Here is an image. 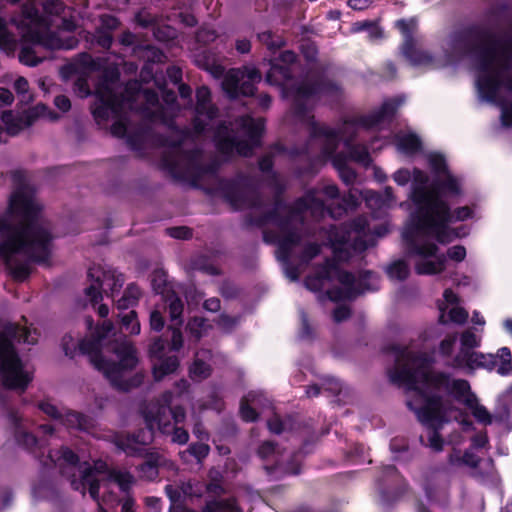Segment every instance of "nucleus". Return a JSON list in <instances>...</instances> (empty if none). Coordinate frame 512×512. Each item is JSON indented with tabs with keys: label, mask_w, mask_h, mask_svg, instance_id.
I'll use <instances>...</instances> for the list:
<instances>
[{
	"label": "nucleus",
	"mask_w": 512,
	"mask_h": 512,
	"mask_svg": "<svg viewBox=\"0 0 512 512\" xmlns=\"http://www.w3.org/2000/svg\"><path fill=\"white\" fill-rule=\"evenodd\" d=\"M96 94L92 106L95 120L100 124L113 119L111 133L116 137H125L133 149H141L153 141L158 124L171 125L155 92L144 90L131 93L129 87L118 91L114 83L104 81Z\"/></svg>",
	"instance_id": "obj_8"
},
{
	"label": "nucleus",
	"mask_w": 512,
	"mask_h": 512,
	"mask_svg": "<svg viewBox=\"0 0 512 512\" xmlns=\"http://www.w3.org/2000/svg\"><path fill=\"white\" fill-rule=\"evenodd\" d=\"M118 27L119 21L115 17L107 15L101 18V29L108 30L112 33V31L117 29Z\"/></svg>",
	"instance_id": "obj_58"
},
{
	"label": "nucleus",
	"mask_w": 512,
	"mask_h": 512,
	"mask_svg": "<svg viewBox=\"0 0 512 512\" xmlns=\"http://www.w3.org/2000/svg\"><path fill=\"white\" fill-rule=\"evenodd\" d=\"M449 461L453 465H465L470 468H476L480 462V457L470 448L463 455H460V452H453L449 457Z\"/></svg>",
	"instance_id": "obj_35"
},
{
	"label": "nucleus",
	"mask_w": 512,
	"mask_h": 512,
	"mask_svg": "<svg viewBox=\"0 0 512 512\" xmlns=\"http://www.w3.org/2000/svg\"><path fill=\"white\" fill-rule=\"evenodd\" d=\"M140 456L145 458L144 462L138 467L140 477L150 481L156 479L159 474V468L167 462L166 458L159 452L148 451L146 448Z\"/></svg>",
	"instance_id": "obj_25"
},
{
	"label": "nucleus",
	"mask_w": 512,
	"mask_h": 512,
	"mask_svg": "<svg viewBox=\"0 0 512 512\" xmlns=\"http://www.w3.org/2000/svg\"><path fill=\"white\" fill-rule=\"evenodd\" d=\"M210 448L207 444L199 442L189 446V448L181 453L184 460H188L189 456H193L200 463L209 454Z\"/></svg>",
	"instance_id": "obj_38"
},
{
	"label": "nucleus",
	"mask_w": 512,
	"mask_h": 512,
	"mask_svg": "<svg viewBox=\"0 0 512 512\" xmlns=\"http://www.w3.org/2000/svg\"><path fill=\"white\" fill-rule=\"evenodd\" d=\"M488 444V437L486 433H479L472 437L471 448L474 450L483 449Z\"/></svg>",
	"instance_id": "obj_57"
},
{
	"label": "nucleus",
	"mask_w": 512,
	"mask_h": 512,
	"mask_svg": "<svg viewBox=\"0 0 512 512\" xmlns=\"http://www.w3.org/2000/svg\"><path fill=\"white\" fill-rule=\"evenodd\" d=\"M150 326L154 331H160L164 327V319L161 313L157 310H154L150 314Z\"/></svg>",
	"instance_id": "obj_55"
},
{
	"label": "nucleus",
	"mask_w": 512,
	"mask_h": 512,
	"mask_svg": "<svg viewBox=\"0 0 512 512\" xmlns=\"http://www.w3.org/2000/svg\"><path fill=\"white\" fill-rule=\"evenodd\" d=\"M55 106L62 112H67L71 107V102L65 95H58L54 99Z\"/></svg>",
	"instance_id": "obj_63"
},
{
	"label": "nucleus",
	"mask_w": 512,
	"mask_h": 512,
	"mask_svg": "<svg viewBox=\"0 0 512 512\" xmlns=\"http://www.w3.org/2000/svg\"><path fill=\"white\" fill-rule=\"evenodd\" d=\"M121 322V330L129 334L140 333V323L137 320L136 312L131 310L126 314H118Z\"/></svg>",
	"instance_id": "obj_36"
},
{
	"label": "nucleus",
	"mask_w": 512,
	"mask_h": 512,
	"mask_svg": "<svg viewBox=\"0 0 512 512\" xmlns=\"http://www.w3.org/2000/svg\"><path fill=\"white\" fill-rule=\"evenodd\" d=\"M140 297V290L135 284H129L123 296L117 300L116 307L119 311L126 310L137 304Z\"/></svg>",
	"instance_id": "obj_34"
},
{
	"label": "nucleus",
	"mask_w": 512,
	"mask_h": 512,
	"mask_svg": "<svg viewBox=\"0 0 512 512\" xmlns=\"http://www.w3.org/2000/svg\"><path fill=\"white\" fill-rule=\"evenodd\" d=\"M38 408L68 430L90 433L95 427V421L92 417L70 409H59L48 400L39 402Z\"/></svg>",
	"instance_id": "obj_18"
},
{
	"label": "nucleus",
	"mask_w": 512,
	"mask_h": 512,
	"mask_svg": "<svg viewBox=\"0 0 512 512\" xmlns=\"http://www.w3.org/2000/svg\"><path fill=\"white\" fill-rule=\"evenodd\" d=\"M203 512H242L235 499H218L207 502Z\"/></svg>",
	"instance_id": "obj_33"
},
{
	"label": "nucleus",
	"mask_w": 512,
	"mask_h": 512,
	"mask_svg": "<svg viewBox=\"0 0 512 512\" xmlns=\"http://www.w3.org/2000/svg\"><path fill=\"white\" fill-rule=\"evenodd\" d=\"M206 69L215 77L224 76L222 88L230 98L240 95L250 96L255 91V84L261 81V73L254 67L233 68L225 73V68L217 63L207 65Z\"/></svg>",
	"instance_id": "obj_16"
},
{
	"label": "nucleus",
	"mask_w": 512,
	"mask_h": 512,
	"mask_svg": "<svg viewBox=\"0 0 512 512\" xmlns=\"http://www.w3.org/2000/svg\"><path fill=\"white\" fill-rule=\"evenodd\" d=\"M423 489L430 501H440L446 497L448 477L444 471H431L423 481Z\"/></svg>",
	"instance_id": "obj_22"
},
{
	"label": "nucleus",
	"mask_w": 512,
	"mask_h": 512,
	"mask_svg": "<svg viewBox=\"0 0 512 512\" xmlns=\"http://www.w3.org/2000/svg\"><path fill=\"white\" fill-rule=\"evenodd\" d=\"M390 352L394 357V365L388 371L391 382L407 389V406L428 427L426 441L421 436L422 443L434 451H441L443 440L438 430L444 422L455 420L463 430L472 427V422L444 395H451L465 404L478 422L484 425L492 423V415L478 402L468 381L431 371V357L426 353H415L400 345H393Z\"/></svg>",
	"instance_id": "obj_4"
},
{
	"label": "nucleus",
	"mask_w": 512,
	"mask_h": 512,
	"mask_svg": "<svg viewBox=\"0 0 512 512\" xmlns=\"http://www.w3.org/2000/svg\"><path fill=\"white\" fill-rule=\"evenodd\" d=\"M390 278L396 280H404L409 275V265L405 260L399 259L391 263L387 269Z\"/></svg>",
	"instance_id": "obj_37"
},
{
	"label": "nucleus",
	"mask_w": 512,
	"mask_h": 512,
	"mask_svg": "<svg viewBox=\"0 0 512 512\" xmlns=\"http://www.w3.org/2000/svg\"><path fill=\"white\" fill-rule=\"evenodd\" d=\"M356 191L357 197H361L365 200L366 205L371 209H382L387 208L394 202L393 189L391 187H385L383 194L372 190Z\"/></svg>",
	"instance_id": "obj_28"
},
{
	"label": "nucleus",
	"mask_w": 512,
	"mask_h": 512,
	"mask_svg": "<svg viewBox=\"0 0 512 512\" xmlns=\"http://www.w3.org/2000/svg\"><path fill=\"white\" fill-rule=\"evenodd\" d=\"M0 46L9 50H13L16 47V40L14 36L8 32L6 23L2 19H0Z\"/></svg>",
	"instance_id": "obj_44"
},
{
	"label": "nucleus",
	"mask_w": 512,
	"mask_h": 512,
	"mask_svg": "<svg viewBox=\"0 0 512 512\" xmlns=\"http://www.w3.org/2000/svg\"><path fill=\"white\" fill-rule=\"evenodd\" d=\"M297 56L292 51H284L280 54V62L272 64L270 71L267 74V81L272 84L285 85L293 76L290 65L294 64Z\"/></svg>",
	"instance_id": "obj_21"
},
{
	"label": "nucleus",
	"mask_w": 512,
	"mask_h": 512,
	"mask_svg": "<svg viewBox=\"0 0 512 512\" xmlns=\"http://www.w3.org/2000/svg\"><path fill=\"white\" fill-rule=\"evenodd\" d=\"M350 315V310L346 306H339L334 310L333 318L335 322H341L347 319Z\"/></svg>",
	"instance_id": "obj_64"
},
{
	"label": "nucleus",
	"mask_w": 512,
	"mask_h": 512,
	"mask_svg": "<svg viewBox=\"0 0 512 512\" xmlns=\"http://www.w3.org/2000/svg\"><path fill=\"white\" fill-rule=\"evenodd\" d=\"M258 39L261 43L266 45L269 50H277L284 44L280 36L273 35L269 31L259 33Z\"/></svg>",
	"instance_id": "obj_41"
},
{
	"label": "nucleus",
	"mask_w": 512,
	"mask_h": 512,
	"mask_svg": "<svg viewBox=\"0 0 512 512\" xmlns=\"http://www.w3.org/2000/svg\"><path fill=\"white\" fill-rule=\"evenodd\" d=\"M338 91V86L330 81H313L305 79L294 84L289 93L293 97L292 113L295 121L304 125L309 132V140L301 151L296 154L306 155L309 159L316 157L317 161L332 160L341 180L346 185H352L356 172L349 166V160L368 166L371 162L368 150L364 145L354 144L353 141L360 129L376 128L392 121L393 116L405 98L395 97L384 101L382 106L368 115L345 120L337 129L317 123L310 114L316 97L322 94H332Z\"/></svg>",
	"instance_id": "obj_5"
},
{
	"label": "nucleus",
	"mask_w": 512,
	"mask_h": 512,
	"mask_svg": "<svg viewBox=\"0 0 512 512\" xmlns=\"http://www.w3.org/2000/svg\"><path fill=\"white\" fill-rule=\"evenodd\" d=\"M282 470L286 473L298 474L300 472L299 455H294L293 459Z\"/></svg>",
	"instance_id": "obj_62"
},
{
	"label": "nucleus",
	"mask_w": 512,
	"mask_h": 512,
	"mask_svg": "<svg viewBox=\"0 0 512 512\" xmlns=\"http://www.w3.org/2000/svg\"><path fill=\"white\" fill-rule=\"evenodd\" d=\"M217 33L214 29L205 26L200 28L196 33V40L202 44H209L217 38Z\"/></svg>",
	"instance_id": "obj_49"
},
{
	"label": "nucleus",
	"mask_w": 512,
	"mask_h": 512,
	"mask_svg": "<svg viewBox=\"0 0 512 512\" xmlns=\"http://www.w3.org/2000/svg\"><path fill=\"white\" fill-rule=\"evenodd\" d=\"M1 402L3 403L7 418L14 426L15 439L18 445L22 446L35 458L39 459L43 466L57 467L60 473L64 476H67L70 481L72 480L74 473L76 474V477L78 476L76 469L69 468L68 463L64 462L63 460L60 461L58 457V455L62 453L64 450L70 451L68 447H61L60 449L57 450H49L48 454L44 456L43 440L37 439L35 435L30 433L26 429L24 421L17 412V410H15L13 407L8 406L3 399H1ZM71 452L73 453L72 450Z\"/></svg>",
	"instance_id": "obj_14"
},
{
	"label": "nucleus",
	"mask_w": 512,
	"mask_h": 512,
	"mask_svg": "<svg viewBox=\"0 0 512 512\" xmlns=\"http://www.w3.org/2000/svg\"><path fill=\"white\" fill-rule=\"evenodd\" d=\"M213 355L210 350L198 351L195 355V360L190 368L191 377L195 380H202L207 378L211 372L210 362Z\"/></svg>",
	"instance_id": "obj_29"
},
{
	"label": "nucleus",
	"mask_w": 512,
	"mask_h": 512,
	"mask_svg": "<svg viewBox=\"0 0 512 512\" xmlns=\"http://www.w3.org/2000/svg\"><path fill=\"white\" fill-rule=\"evenodd\" d=\"M42 7L50 15H60L65 9V5L61 0H43Z\"/></svg>",
	"instance_id": "obj_48"
},
{
	"label": "nucleus",
	"mask_w": 512,
	"mask_h": 512,
	"mask_svg": "<svg viewBox=\"0 0 512 512\" xmlns=\"http://www.w3.org/2000/svg\"><path fill=\"white\" fill-rule=\"evenodd\" d=\"M75 91L80 97H87L91 93L87 81L83 78H78L75 82Z\"/></svg>",
	"instance_id": "obj_59"
},
{
	"label": "nucleus",
	"mask_w": 512,
	"mask_h": 512,
	"mask_svg": "<svg viewBox=\"0 0 512 512\" xmlns=\"http://www.w3.org/2000/svg\"><path fill=\"white\" fill-rule=\"evenodd\" d=\"M168 234L176 239H189L192 236V231L188 227H172L167 229Z\"/></svg>",
	"instance_id": "obj_53"
},
{
	"label": "nucleus",
	"mask_w": 512,
	"mask_h": 512,
	"mask_svg": "<svg viewBox=\"0 0 512 512\" xmlns=\"http://www.w3.org/2000/svg\"><path fill=\"white\" fill-rule=\"evenodd\" d=\"M218 325L222 327L223 329L230 331L232 330L238 323L239 318L238 317H231L226 314H221L218 319Z\"/></svg>",
	"instance_id": "obj_54"
},
{
	"label": "nucleus",
	"mask_w": 512,
	"mask_h": 512,
	"mask_svg": "<svg viewBox=\"0 0 512 512\" xmlns=\"http://www.w3.org/2000/svg\"><path fill=\"white\" fill-rule=\"evenodd\" d=\"M395 142L399 151L412 154L421 148L420 138L412 132H399L395 135Z\"/></svg>",
	"instance_id": "obj_32"
},
{
	"label": "nucleus",
	"mask_w": 512,
	"mask_h": 512,
	"mask_svg": "<svg viewBox=\"0 0 512 512\" xmlns=\"http://www.w3.org/2000/svg\"><path fill=\"white\" fill-rule=\"evenodd\" d=\"M167 75L170 79V81L174 85H178L182 81V71L180 68L172 66L167 69Z\"/></svg>",
	"instance_id": "obj_61"
},
{
	"label": "nucleus",
	"mask_w": 512,
	"mask_h": 512,
	"mask_svg": "<svg viewBox=\"0 0 512 512\" xmlns=\"http://www.w3.org/2000/svg\"><path fill=\"white\" fill-rule=\"evenodd\" d=\"M93 39L103 49H109L113 42L112 33L100 27L96 29Z\"/></svg>",
	"instance_id": "obj_45"
},
{
	"label": "nucleus",
	"mask_w": 512,
	"mask_h": 512,
	"mask_svg": "<svg viewBox=\"0 0 512 512\" xmlns=\"http://www.w3.org/2000/svg\"><path fill=\"white\" fill-rule=\"evenodd\" d=\"M136 22L144 27H152L155 38L159 41H169L176 37V30L170 26H161L157 23L155 16L147 13L146 11L139 12L135 17Z\"/></svg>",
	"instance_id": "obj_26"
},
{
	"label": "nucleus",
	"mask_w": 512,
	"mask_h": 512,
	"mask_svg": "<svg viewBox=\"0 0 512 512\" xmlns=\"http://www.w3.org/2000/svg\"><path fill=\"white\" fill-rule=\"evenodd\" d=\"M13 341L34 344L37 338L27 327L8 323L0 332V380L4 387L23 392L33 373L19 358Z\"/></svg>",
	"instance_id": "obj_13"
},
{
	"label": "nucleus",
	"mask_w": 512,
	"mask_h": 512,
	"mask_svg": "<svg viewBox=\"0 0 512 512\" xmlns=\"http://www.w3.org/2000/svg\"><path fill=\"white\" fill-rule=\"evenodd\" d=\"M388 232L387 226L381 224L370 233L366 217L359 216L350 223L340 227L331 225L327 230L322 228L320 238L325 239L333 249V258L317 268L313 277H308L305 284L308 289L320 290L327 282L337 280L341 287H334L327 291L332 301L353 299L365 290L374 289L370 281L376 279L371 271L362 272L358 278L344 271L340 267L341 262L348 261L353 254L361 253L373 246L376 237H382Z\"/></svg>",
	"instance_id": "obj_7"
},
{
	"label": "nucleus",
	"mask_w": 512,
	"mask_h": 512,
	"mask_svg": "<svg viewBox=\"0 0 512 512\" xmlns=\"http://www.w3.org/2000/svg\"><path fill=\"white\" fill-rule=\"evenodd\" d=\"M300 318H301L300 337L303 339H308L312 335V328L309 325L308 316L306 315V313L304 311H301Z\"/></svg>",
	"instance_id": "obj_56"
},
{
	"label": "nucleus",
	"mask_w": 512,
	"mask_h": 512,
	"mask_svg": "<svg viewBox=\"0 0 512 512\" xmlns=\"http://www.w3.org/2000/svg\"><path fill=\"white\" fill-rule=\"evenodd\" d=\"M257 454L263 461L274 463V465L271 466L265 465V469L269 473H271L272 471H274L275 469L282 465L283 456L272 441L263 442L259 446Z\"/></svg>",
	"instance_id": "obj_30"
},
{
	"label": "nucleus",
	"mask_w": 512,
	"mask_h": 512,
	"mask_svg": "<svg viewBox=\"0 0 512 512\" xmlns=\"http://www.w3.org/2000/svg\"><path fill=\"white\" fill-rule=\"evenodd\" d=\"M323 391H327L333 395L339 394L342 390L341 382L334 377H326L322 382Z\"/></svg>",
	"instance_id": "obj_50"
},
{
	"label": "nucleus",
	"mask_w": 512,
	"mask_h": 512,
	"mask_svg": "<svg viewBox=\"0 0 512 512\" xmlns=\"http://www.w3.org/2000/svg\"><path fill=\"white\" fill-rule=\"evenodd\" d=\"M429 166L434 174L429 185V176L422 170L415 171L412 196L415 210L410 214L402 239L408 257L415 260V271L420 275L441 272L446 263L444 254H438V243H449L467 234L464 227L453 230L449 225L471 218L473 211L468 206L450 210L447 199L462 195L461 179L447 168L444 155L430 153Z\"/></svg>",
	"instance_id": "obj_3"
},
{
	"label": "nucleus",
	"mask_w": 512,
	"mask_h": 512,
	"mask_svg": "<svg viewBox=\"0 0 512 512\" xmlns=\"http://www.w3.org/2000/svg\"><path fill=\"white\" fill-rule=\"evenodd\" d=\"M60 461L68 463V467L76 469L78 476L74 473L71 480V487L82 493L84 496L88 490L90 497L99 502L100 482H114L118 485L124 496L118 500L121 505V512H135V499L130 491L135 484L134 476L127 470L118 468H110L108 464L102 460H96L93 464L88 462L80 463L76 454L71 451L64 450L58 455Z\"/></svg>",
	"instance_id": "obj_11"
},
{
	"label": "nucleus",
	"mask_w": 512,
	"mask_h": 512,
	"mask_svg": "<svg viewBox=\"0 0 512 512\" xmlns=\"http://www.w3.org/2000/svg\"><path fill=\"white\" fill-rule=\"evenodd\" d=\"M114 329L111 321H104L96 331V336L75 340L71 335L62 339L65 354L74 357L77 352L87 355L91 364L120 390H128L131 385L124 375L132 370L137 362L136 349L125 336L115 337L107 344L105 341Z\"/></svg>",
	"instance_id": "obj_9"
},
{
	"label": "nucleus",
	"mask_w": 512,
	"mask_h": 512,
	"mask_svg": "<svg viewBox=\"0 0 512 512\" xmlns=\"http://www.w3.org/2000/svg\"><path fill=\"white\" fill-rule=\"evenodd\" d=\"M28 81L24 77H18L14 82V89L21 96V101H28L31 99L28 94Z\"/></svg>",
	"instance_id": "obj_51"
},
{
	"label": "nucleus",
	"mask_w": 512,
	"mask_h": 512,
	"mask_svg": "<svg viewBox=\"0 0 512 512\" xmlns=\"http://www.w3.org/2000/svg\"><path fill=\"white\" fill-rule=\"evenodd\" d=\"M45 47L47 49H71L72 43H66L54 32L48 29L29 27L22 35L19 60L27 66H36L42 62L44 57L37 55V48Z\"/></svg>",
	"instance_id": "obj_15"
},
{
	"label": "nucleus",
	"mask_w": 512,
	"mask_h": 512,
	"mask_svg": "<svg viewBox=\"0 0 512 512\" xmlns=\"http://www.w3.org/2000/svg\"><path fill=\"white\" fill-rule=\"evenodd\" d=\"M119 42L122 46L126 48H131L132 53L134 55H138V52L141 50L143 46L138 44V39L136 35H134L130 31H124L119 38Z\"/></svg>",
	"instance_id": "obj_43"
},
{
	"label": "nucleus",
	"mask_w": 512,
	"mask_h": 512,
	"mask_svg": "<svg viewBox=\"0 0 512 512\" xmlns=\"http://www.w3.org/2000/svg\"><path fill=\"white\" fill-rule=\"evenodd\" d=\"M417 170H418L417 168H414L413 171L410 172L408 169L402 168V169L397 170L393 174V180L400 186H405L410 181H412L411 189L409 192V198L412 200L413 203H414V199L412 196V191L414 188L415 171H417Z\"/></svg>",
	"instance_id": "obj_40"
},
{
	"label": "nucleus",
	"mask_w": 512,
	"mask_h": 512,
	"mask_svg": "<svg viewBox=\"0 0 512 512\" xmlns=\"http://www.w3.org/2000/svg\"><path fill=\"white\" fill-rule=\"evenodd\" d=\"M11 178L13 192L7 210L0 214V260L16 280L23 281L31 272V262L48 260L53 236L50 223L39 214L26 172L13 171Z\"/></svg>",
	"instance_id": "obj_6"
},
{
	"label": "nucleus",
	"mask_w": 512,
	"mask_h": 512,
	"mask_svg": "<svg viewBox=\"0 0 512 512\" xmlns=\"http://www.w3.org/2000/svg\"><path fill=\"white\" fill-rule=\"evenodd\" d=\"M166 279L164 274L157 272L152 280V285L157 293L164 295L165 302L170 316V341L161 337L156 338L149 347V355L153 366V375L156 381L162 380L166 375L175 372L179 366V360L169 352L179 351L183 346V335L180 327L183 323L181 318L184 304L182 300L172 291L165 287Z\"/></svg>",
	"instance_id": "obj_12"
},
{
	"label": "nucleus",
	"mask_w": 512,
	"mask_h": 512,
	"mask_svg": "<svg viewBox=\"0 0 512 512\" xmlns=\"http://www.w3.org/2000/svg\"><path fill=\"white\" fill-rule=\"evenodd\" d=\"M290 419L282 420L279 416L274 415L268 419L267 426L272 433L280 434L289 428Z\"/></svg>",
	"instance_id": "obj_47"
},
{
	"label": "nucleus",
	"mask_w": 512,
	"mask_h": 512,
	"mask_svg": "<svg viewBox=\"0 0 512 512\" xmlns=\"http://www.w3.org/2000/svg\"><path fill=\"white\" fill-rule=\"evenodd\" d=\"M492 14L499 22L488 30L469 25L449 33L441 43L442 59L423 50L417 36L415 19L398 20L396 27L403 36L400 51L414 67L438 68L457 64L463 59L475 63L476 89L480 101L501 109V123L512 126V14L505 2L497 4Z\"/></svg>",
	"instance_id": "obj_2"
},
{
	"label": "nucleus",
	"mask_w": 512,
	"mask_h": 512,
	"mask_svg": "<svg viewBox=\"0 0 512 512\" xmlns=\"http://www.w3.org/2000/svg\"><path fill=\"white\" fill-rule=\"evenodd\" d=\"M400 481V476L396 468L392 465H387L383 468L382 477L378 480V490L383 502H390L396 498L400 493L394 491V485Z\"/></svg>",
	"instance_id": "obj_24"
},
{
	"label": "nucleus",
	"mask_w": 512,
	"mask_h": 512,
	"mask_svg": "<svg viewBox=\"0 0 512 512\" xmlns=\"http://www.w3.org/2000/svg\"><path fill=\"white\" fill-rule=\"evenodd\" d=\"M192 125L193 131H176L177 139L173 140L164 156L165 165L177 177L194 183L211 182L233 208L253 209L255 224L275 225V231L263 232L264 241L277 245V258L283 263L286 276L296 281L303 267L320 252L319 244L308 239L309 228L305 224L307 216L310 215L314 220L325 214L333 219L342 217L358 205L356 191L351 190L347 196L340 197L335 184H324L321 188L308 191L294 206H288L280 198L285 183L273 170L274 151H271L258 162L263 180L275 193L273 204L268 205L258 192L255 176L239 173L233 179L218 178L219 161L215 156L205 154L195 142L198 136H208L225 156L234 153L249 156L259 145L264 120L245 115L233 123L220 121L219 110L211 100L210 90L201 86L196 90Z\"/></svg>",
	"instance_id": "obj_1"
},
{
	"label": "nucleus",
	"mask_w": 512,
	"mask_h": 512,
	"mask_svg": "<svg viewBox=\"0 0 512 512\" xmlns=\"http://www.w3.org/2000/svg\"><path fill=\"white\" fill-rule=\"evenodd\" d=\"M88 278L90 285L85 289V294L92 306L102 300L103 292L107 295L110 292L113 297L124 284L123 275L109 266L93 265L89 268Z\"/></svg>",
	"instance_id": "obj_17"
},
{
	"label": "nucleus",
	"mask_w": 512,
	"mask_h": 512,
	"mask_svg": "<svg viewBox=\"0 0 512 512\" xmlns=\"http://www.w3.org/2000/svg\"><path fill=\"white\" fill-rule=\"evenodd\" d=\"M438 308L440 312L439 321L442 324L449 322L464 324L468 318L467 311L459 306V299L451 289L444 291L443 300L439 302Z\"/></svg>",
	"instance_id": "obj_20"
},
{
	"label": "nucleus",
	"mask_w": 512,
	"mask_h": 512,
	"mask_svg": "<svg viewBox=\"0 0 512 512\" xmlns=\"http://www.w3.org/2000/svg\"><path fill=\"white\" fill-rule=\"evenodd\" d=\"M172 398L173 394L168 391L158 401L148 404L143 409L146 428L137 434H115L114 444L127 455H141L145 446L153 441L155 429L171 435L173 443H187L189 434L179 426L185 420V411L181 406L172 407Z\"/></svg>",
	"instance_id": "obj_10"
},
{
	"label": "nucleus",
	"mask_w": 512,
	"mask_h": 512,
	"mask_svg": "<svg viewBox=\"0 0 512 512\" xmlns=\"http://www.w3.org/2000/svg\"><path fill=\"white\" fill-rule=\"evenodd\" d=\"M479 344L480 338L471 329L464 331L461 335V349L451 365L455 368L474 369L479 367V363H485L482 361L484 354L472 350Z\"/></svg>",
	"instance_id": "obj_19"
},
{
	"label": "nucleus",
	"mask_w": 512,
	"mask_h": 512,
	"mask_svg": "<svg viewBox=\"0 0 512 512\" xmlns=\"http://www.w3.org/2000/svg\"><path fill=\"white\" fill-rule=\"evenodd\" d=\"M448 256L455 261H462L466 256V250L463 246H453L448 249Z\"/></svg>",
	"instance_id": "obj_60"
},
{
	"label": "nucleus",
	"mask_w": 512,
	"mask_h": 512,
	"mask_svg": "<svg viewBox=\"0 0 512 512\" xmlns=\"http://www.w3.org/2000/svg\"><path fill=\"white\" fill-rule=\"evenodd\" d=\"M456 339H457V335L454 334V335L447 336L445 339H443L441 341L439 350L443 356L451 355L453 347L456 342Z\"/></svg>",
	"instance_id": "obj_52"
},
{
	"label": "nucleus",
	"mask_w": 512,
	"mask_h": 512,
	"mask_svg": "<svg viewBox=\"0 0 512 512\" xmlns=\"http://www.w3.org/2000/svg\"><path fill=\"white\" fill-rule=\"evenodd\" d=\"M511 352L507 347H502L498 350L497 354L484 355L482 361L485 363H479V367H484L489 370L496 369L501 375H507L511 371Z\"/></svg>",
	"instance_id": "obj_27"
},
{
	"label": "nucleus",
	"mask_w": 512,
	"mask_h": 512,
	"mask_svg": "<svg viewBox=\"0 0 512 512\" xmlns=\"http://www.w3.org/2000/svg\"><path fill=\"white\" fill-rule=\"evenodd\" d=\"M191 267L193 270L201 271L208 275L219 274L218 268L210 262L208 257L203 255L194 258L191 262Z\"/></svg>",
	"instance_id": "obj_39"
},
{
	"label": "nucleus",
	"mask_w": 512,
	"mask_h": 512,
	"mask_svg": "<svg viewBox=\"0 0 512 512\" xmlns=\"http://www.w3.org/2000/svg\"><path fill=\"white\" fill-rule=\"evenodd\" d=\"M30 116L20 117L11 111L3 112L1 120L7 134L10 136L17 135L21 130L31 125Z\"/></svg>",
	"instance_id": "obj_31"
},
{
	"label": "nucleus",
	"mask_w": 512,
	"mask_h": 512,
	"mask_svg": "<svg viewBox=\"0 0 512 512\" xmlns=\"http://www.w3.org/2000/svg\"><path fill=\"white\" fill-rule=\"evenodd\" d=\"M270 406L269 400L259 392H249L240 402V414L245 421L257 419L258 410Z\"/></svg>",
	"instance_id": "obj_23"
},
{
	"label": "nucleus",
	"mask_w": 512,
	"mask_h": 512,
	"mask_svg": "<svg viewBox=\"0 0 512 512\" xmlns=\"http://www.w3.org/2000/svg\"><path fill=\"white\" fill-rule=\"evenodd\" d=\"M138 55L152 63L162 62L164 58V54L159 49L151 45L142 46L141 50L138 52Z\"/></svg>",
	"instance_id": "obj_42"
},
{
	"label": "nucleus",
	"mask_w": 512,
	"mask_h": 512,
	"mask_svg": "<svg viewBox=\"0 0 512 512\" xmlns=\"http://www.w3.org/2000/svg\"><path fill=\"white\" fill-rule=\"evenodd\" d=\"M206 327V322L203 318H193L187 324V330L196 340L200 339Z\"/></svg>",
	"instance_id": "obj_46"
}]
</instances>
